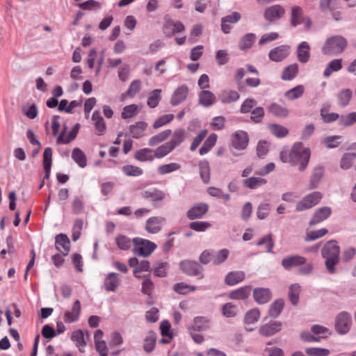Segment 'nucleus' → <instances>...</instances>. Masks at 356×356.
Instances as JSON below:
<instances>
[{"label":"nucleus","instance_id":"20e7f679","mask_svg":"<svg viewBox=\"0 0 356 356\" xmlns=\"http://www.w3.org/2000/svg\"><path fill=\"white\" fill-rule=\"evenodd\" d=\"M306 261L307 259L305 257L296 254L284 258L282 260V266L286 270L301 266L298 269V273L302 275H307L312 272L313 266L311 263H306Z\"/></svg>","mask_w":356,"mask_h":356},{"label":"nucleus","instance_id":"58836bf2","mask_svg":"<svg viewBox=\"0 0 356 356\" xmlns=\"http://www.w3.org/2000/svg\"><path fill=\"white\" fill-rule=\"evenodd\" d=\"M353 95L350 89L346 88L341 90L337 96V103L341 107H346L350 102Z\"/></svg>","mask_w":356,"mask_h":356},{"label":"nucleus","instance_id":"4c0bfd02","mask_svg":"<svg viewBox=\"0 0 356 356\" xmlns=\"http://www.w3.org/2000/svg\"><path fill=\"white\" fill-rule=\"evenodd\" d=\"M186 138V132L183 129H177L175 130L172 134V138L169 142H168L170 146L175 149L176 147L179 145Z\"/></svg>","mask_w":356,"mask_h":356},{"label":"nucleus","instance_id":"13d9d810","mask_svg":"<svg viewBox=\"0 0 356 356\" xmlns=\"http://www.w3.org/2000/svg\"><path fill=\"white\" fill-rule=\"evenodd\" d=\"M270 112L274 115L279 118H286L289 114L287 108L276 104L273 103L270 107Z\"/></svg>","mask_w":356,"mask_h":356},{"label":"nucleus","instance_id":"680f3d73","mask_svg":"<svg viewBox=\"0 0 356 356\" xmlns=\"http://www.w3.org/2000/svg\"><path fill=\"white\" fill-rule=\"evenodd\" d=\"M300 291V286L298 284H292L289 288V298L293 305H296L298 302Z\"/></svg>","mask_w":356,"mask_h":356},{"label":"nucleus","instance_id":"49530a36","mask_svg":"<svg viewBox=\"0 0 356 356\" xmlns=\"http://www.w3.org/2000/svg\"><path fill=\"white\" fill-rule=\"evenodd\" d=\"M217 138L218 137L216 134H211L204 141L203 145L200 147L199 150L200 154L204 155L208 153L210 149L215 145Z\"/></svg>","mask_w":356,"mask_h":356},{"label":"nucleus","instance_id":"9b49d317","mask_svg":"<svg viewBox=\"0 0 356 356\" xmlns=\"http://www.w3.org/2000/svg\"><path fill=\"white\" fill-rule=\"evenodd\" d=\"M165 220L161 216H152L148 218L145 223V230L150 234L159 232Z\"/></svg>","mask_w":356,"mask_h":356},{"label":"nucleus","instance_id":"37998d69","mask_svg":"<svg viewBox=\"0 0 356 356\" xmlns=\"http://www.w3.org/2000/svg\"><path fill=\"white\" fill-rule=\"evenodd\" d=\"M172 131L170 129H166L165 131H163L158 134L152 136L149 140V145L150 146H156L158 144L165 141L166 139L169 138L170 136Z\"/></svg>","mask_w":356,"mask_h":356},{"label":"nucleus","instance_id":"f03ea898","mask_svg":"<svg viewBox=\"0 0 356 356\" xmlns=\"http://www.w3.org/2000/svg\"><path fill=\"white\" fill-rule=\"evenodd\" d=\"M348 47V40L340 35H332L324 42L321 51L323 54L335 56L341 54Z\"/></svg>","mask_w":356,"mask_h":356},{"label":"nucleus","instance_id":"ddd939ff","mask_svg":"<svg viewBox=\"0 0 356 356\" xmlns=\"http://www.w3.org/2000/svg\"><path fill=\"white\" fill-rule=\"evenodd\" d=\"M209 210V205L206 203H197L194 204L186 213V216L190 220L202 218Z\"/></svg>","mask_w":356,"mask_h":356},{"label":"nucleus","instance_id":"4be33fe9","mask_svg":"<svg viewBox=\"0 0 356 356\" xmlns=\"http://www.w3.org/2000/svg\"><path fill=\"white\" fill-rule=\"evenodd\" d=\"M216 100L215 95L207 90H202L198 95L199 104L204 107L213 105Z\"/></svg>","mask_w":356,"mask_h":356},{"label":"nucleus","instance_id":"774afa93","mask_svg":"<svg viewBox=\"0 0 356 356\" xmlns=\"http://www.w3.org/2000/svg\"><path fill=\"white\" fill-rule=\"evenodd\" d=\"M309 356H327L330 350L322 348H309L305 350Z\"/></svg>","mask_w":356,"mask_h":356},{"label":"nucleus","instance_id":"0eeeda50","mask_svg":"<svg viewBox=\"0 0 356 356\" xmlns=\"http://www.w3.org/2000/svg\"><path fill=\"white\" fill-rule=\"evenodd\" d=\"M352 324L351 316L347 312H340L335 318V329L341 334H346Z\"/></svg>","mask_w":356,"mask_h":356},{"label":"nucleus","instance_id":"9d476101","mask_svg":"<svg viewBox=\"0 0 356 356\" xmlns=\"http://www.w3.org/2000/svg\"><path fill=\"white\" fill-rule=\"evenodd\" d=\"M285 14V9L279 4L273 5L266 8L264 13V19L273 22L281 19Z\"/></svg>","mask_w":356,"mask_h":356},{"label":"nucleus","instance_id":"39448f33","mask_svg":"<svg viewBox=\"0 0 356 356\" xmlns=\"http://www.w3.org/2000/svg\"><path fill=\"white\" fill-rule=\"evenodd\" d=\"M133 243L136 253L140 256L148 257L156 248L154 243L142 238H134Z\"/></svg>","mask_w":356,"mask_h":356},{"label":"nucleus","instance_id":"6ab92c4d","mask_svg":"<svg viewBox=\"0 0 356 356\" xmlns=\"http://www.w3.org/2000/svg\"><path fill=\"white\" fill-rule=\"evenodd\" d=\"M184 25L179 21H168L164 25L163 31L168 36H171L175 33H181L184 31Z\"/></svg>","mask_w":356,"mask_h":356},{"label":"nucleus","instance_id":"f704fd0d","mask_svg":"<svg viewBox=\"0 0 356 356\" xmlns=\"http://www.w3.org/2000/svg\"><path fill=\"white\" fill-rule=\"evenodd\" d=\"M140 111V108L135 104L125 106L122 111L121 117L124 120H128L136 117Z\"/></svg>","mask_w":356,"mask_h":356},{"label":"nucleus","instance_id":"a211bd4d","mask_svg":"<svg viewBox=\"0 0 356 356\" xmlns=\"http://www.w3.org/2000/svg\"><path fill=\"white\" fill-rule=\"evenodd\" d=\"M248 134L243 131H238L233 136L232 144L237 149H244L248 144Z\"/></svg>","mask_w":356,"mask_h":356},{"label":"nucleus","instance_id":"864d4df0","mask_svg":"<svg viewBox=\"0 0 356 356\" xmlns=\"http://www.w3.org/2000/svg\"><path fill=\"white\" fill-rule=\"evenodd\" d=\"M122 172L129 177H138L143 173V170L142 168L133 165H126L122 168Z\"/></svg>","mask_w":356,"mask_h":356},{"label":"nucleus","instance_id":"f257e3e1","mask_svg":"<svg viewBox=\"0 0 356 356\" xmlns=\"http://www.w3.org/2000/svg\"><path fill=\"white\" fill-rule=\"evenodd\" d=\"M310 159V149L308 147H304L302 143H296L293 146L289 153V163L291 165H299L298 170L304 171L309 163Z\"/></svg>","mask_w":356,"mask_h":356},{"label":"nucleus","instance_id":"f3484780","mask_svg":"<svg viewBox=\"0 0 356 356\" xmlns=\"http://www.w3.org/2000/svg\"><path fill=\"white\" fill-rule=\"evenodd\" d=\"M120 284V280L118 274L115 273H108L104 279V286L105 290L108 292H114Z\"/></svg>","mask_w":356,"mask_h":356},{"label":"nucleus","instance_id":"c9c22d12","mask_svg":"<svg viewBox=\"0 0 356 356\" xmlns=\"http://www.w3.org/2000/svg\"><path fill=\"white\" fill-rule=\"evenodd\" d=\"M92 120L94 122L95 127L99 135H102L106 130V123L99 111H95L92 115Z\"/></svg>","mask_w":356,"mask_h":356},{"label":"nucleus","instance_id":"c03bdc74","mask_svg":"<svg viewBox=\"0 0 356 356\" xmlns=\"http://www.w3.org/2000/svg\"><path fill=\"white\" fill-rule=\"evenodd\" d=\"M156 341V334L153 331H149L144 340V349L146 352H152L155 346Z\"/></svg>","mask_w":356,"mask_h":356},{"label":"nucleus","instance_id":"3c124183","mask_svg":"<svg viewBox=\"0 0 356 356\" xmlns=\"http://www.w3.org/2000/svg\"><path fill=\"white\" fill-rule=\"evenodd\" d=\"M161 90L155 89L148 95L147 104L150 108H155L161 100Z\"/></svg>","mask_w":356,"mask_h":356},{"label":"nucleus","instance_id":"a18cd8bd","mask_svg":"<svg viewBox=\"0 0 356 356\" xmlns=\"http://www.w3.org/2000/svg\"><path fill=\"white\" fill-rule=\"evenodd\" d=\"M200 175L204 183L208 184L210 181V167L209 162L201 161L199 163Z\"/></svg>","mask_w":356,"mask_h":356},{"label":"nucleus","instance_id":"bb28decb","mask_svg":"<svg viewBox=\"0 0 356 356\" xmlns=\"http://www.w3.org/2000/svg\"><path fill=\"white\" fill-rule=\"evenodd\" d=\"M282 324L278 322H274L270 324L262 325L259 329V333L266 337H270L281 330Z\"/></svg>","mask_w":356,"mask_h":356},{"label":"nucleus","instance_id":"8fccbe9b","mask_svg":"<svg viewBox=\"0 0 356 356\" xmlns=\"http://www.w3.org/2000/svg\"><path fill=\"white\" fill-rule=\"evenodd\" d=\"M305 92V88L302 85H298L293 88L287 90L284 95L289 100H294L301 97Z\"/></svg>","mask_w":356,"mask_h":356},{"label":"nucleus","instance_id":"4468645a","mask_svg":"<svg viewBox=\"0 0 356 356\" xmlns=\"http://www.w3.org/2000/svg\"><path fill=\"white\" fill-rule=\"evenodd\" d=\"M80 312L81 302L79 300H76L73 303L71 310L65 312L63 316L64 321L66 323H71L77 321L79 318Z\"/></svg>","mask_w":356,"mask_h":356},{"label":"nucleus","instance_id":"09e8293b","mask_svg":"<svg viewBox=\"0 0 356 356\" xmlns=\"http://www.w3.org/2000/svg\"><path fill=\"white\" fill-rule=\"evenodd\" d=\"M284 302L283 300L279 299L273 302L269 309V315L271 317L277 318L283 310Z\"/></svg>","mask_w":356,"mask_h":356},{"label":"nucleus","instance_id":"a19ab883","mask_svg":"<svg viewBox=\"0 0 356 356\" xmlns=\"http://www.w3.org/2000/svg\"><path fill=\"white\" fill-rule=\"evenodd\" d=\"M72 158L74 161L81 168H85L87 165V159L85 153L76 147L72 150Z\"/></svg>","mask_w":356,"mask_h":356},{"label":"nucleus","instance_id":"2f4dec72","mask_svg":"<svg viewBox=\"0 0 356 356\" xmlns=\"http://www.w3.org/2000/svg\"><path fill=\"white\" fill-rule=\"evenodd\" d=\"M238 92L232 90H225L219 95V99L223 104H230L239 99Z\"/></svg>","mask_w":356,"mask_h":356},{"label":"nucleus","instance_id":"ea45409f","mask_svg":"<svg viewBox=\"0 0 356 356\" xmlns=\"http://www.w3.org/2000/svg\"><path fill=\"white\" fill-rule=\"evenodd\" d=\"M298 72V65L297 63H293L283 70L281 78L284 81H291L296 76Z\"/></svg>","mask_w":356,"mask_h":356},{"label":"nucleus","instance_id":"412c9836","mask_svg":"<svg viewBox=\"0 0 356 356\" xmlns=\"http://www.w3.org/2000/svg\"><path fill=\"white\" fill-rule=\"evenodd\" d=\"M254 300L259 304H265L271 298V294L268 289L256 288L253 291Z\"/></svg>","mask_w":356,"mask_h":356},{"label":"nucleus","instance_id":"c85d7f7f","mask_svg":"<svg viewBox=\"0 0 356 356\" xmlns=\"http://www.w3.org/2000/svg\"><path fill=\"white\" fill-rule=\"evenodd\" d=\"M342 58H336L331 60L326 66L323 76L326 78L329 77L332 73L339 72L342 69Z\"/></svg>","mask_w":356,"mask_h":356},{"label":"nucleus","instance_id":"7ed1b4c3","mask_svg":"<svg viewBox=\"0 0 356 356\" xmlns=\"http://www.w3.org/2000/svg\"><path fill=\"white\" fill-rule=\"evenodd\" d=\"M322 255L325 259L327 270L333 273L334 266L339 260V247L336 241L327 242L322 249Z\"/></svg>","mask_w":356,"mask_h":356},{"label":"nucleus","instance_id":"79ce46f5","mask_svg":"<svg viewBox=\"0 0 356 356\" xmlns=\"http://www.w3.org/2000/svg\"><path fill=\"white\" fill-rule=\"evenodd\" d=\"M324 175V169L322 167H316L314 169L310 181H309V188L314 189L316 188L323 177Z\"/></svg>","mask_w":356,"mask_h":356},{"label":"nucleus","instance_id":"5701e85b","mask_svg":"<svg viewBox=\"0 0 356 356\" xmlns=\"http://www.w3.org/2000/svg\"><path fill=\"white\" fill-rule=\"evenodd\" d=\"M210 327V320L204 316H197L193 319V324L188 329L193 331H204Z\"/></svg>","mask_w":356,"mask_h":356},{"label":"nucleus","instance_id":"e2e57ef3","mask_svg":"<svg viewBox=\"0 0 356 356\" xmlns=\"http://www.w3.org/2000/svg\"><path fill=\"white\" fill-rule=\"evenodd\" d=\"M356 123V112L350 113L346 115H341L339 124L343 127H349Z\"/></svg>","mask_w":356,"mask_h":356},{"label":"nucleus","instance_id":"7c9ffc66","mask_svg":"<svg viewBox=\"0 0 356 356\" xmlns=\"http://www.w3.org/2000/svg\"><path fill=\"white\" fill-rule=\"evenodd\" d=\"M256 40V35L252 33L245 34L238 42V48L242 51H246L251 48Z\"/></svg>","mask_w":356,"mask_h":356},{"label":"nucleus","instance_id":"0e129e2a","mask_svg":"<svg viewBox=\"0 0 356 356\" xmlns=\"http://www.w3.org/2000/svg\"><path fill=\"white\" fill-rule=\"evenodd\" d=\"M229 250L227 249H222L212 257V262L215 265H219L224 262L229 256Z\"/></svg>","mask_w":356,"mask_h":356},{"label":"nucleus","instance_id":"cd10ccee","mask_svg":"<svg viewBox=\"0 0 356 356\" xmlns=\"http://www.w3.org/2000/svg\"><path fill=\"white\" fill-rule=\"evenodd\" d=\"M305 22L303 10L301 7L295 6L291 8V24L296 26Z\"/></svg>","mask_w":356,"mask_h":356},{"label":"nucleus","instance_id":"052dcab7","mask_svg":"<svg viewBox=\"0 0 356 356\" xmlns=\"http://www.w3.org/2000/svg\"><path fill=\"white\" fill-rule=\"evenodd\" d=\"M269 129L277 138H284L289 134V130L286 127L279 124H270Z\"/></svg>","mask_w":356,"mask_h":356},{"label":"nucleus","instance_id":"1a4fd4ad","mask_svg":"<svg viewBox=\"0 0 356 356\" xmlns=\"http://www.w3.org/2000/svg\"><path fill=\"white\" fill-rule=\"evenodd\" d=\"M141 197L145 200H150L154 207H158L159 204L165 200L166 193L156 188L143 191Z\"/></svg>","mask_w":356,"mask_h":356},{"label":"nucleus","instance_id":"5fc2aeb1","mask_svg":"<svg viewBox=\"0 0 356 356\" xmlns=\"http://www.w3.org/2000/svg\"><path fill=\"white\" fill-rule=\"evenodd\" d=\"M173 289L175 292L179 294L185 295L189 292L195 291L196 290V286L193 285H188L184 282H179L174 285Z\"/></svg>","mask_w":356,"mask_h":356},{"label":"nucleus","instance_id":"603ef678","mask_svg":"<svg viewBox=\"0 0 356 356\" xmlns=\"http://www.w3.org/2000/svg\"><path fill=\"white\" fill-rule=\"evenodd\" d=\"M174 149L170 146L168 143L158 147L154 150V158L161 159L170 154Z\"/></svg>","mask_w":356,"mask_h":356},{"label":"nucleus","instance_id":"c756f323","mask_svg":"<svg viewBox=\"0 0 356 356\" xmlns=\"http://www.w3.org/2000/svg\"><path fill=\"white\" fill-rule=\"evenodd\" d=\"M309 46L307 42H302L297 50L298 59L300 63H307L310 57Z\"/></svg>","mask_w":356,"mask_h":356},{"label":"nucleus","instance_id":"bf43d9fd","mask_svg":"<svg viewBox=\"0 0 356 356\" xmlns=\"http://www.w3.org/2000/svg\"><path fill=\"white\" fill-rule=\"evenodd\" d=\"M328 233V230L326 228H322L316 231H311L307 233L305 238V241H312L320 238Z\"/></svg>","mask_w":356,"mask_h":356},{"label":"nucleus","instance_id":"393cba45","mask_svg":"<svg viewBox=\"0 0 356 356\" xmlns=\"http://www.w3.org/2000/svg\"><path fill=\"white\" fill-rule=\"evenodd\" d=\"M148 124L145 122L140 121L129 127V131L133 138H140L145 136V131Z\"/></svg>","mask_w":356,"mask_h":356},{"label":"nucleus","instance_id":"338daca9","mask_svg":"<svg viewBox=\"0 0 356 356\" xmlns=\"http://www.w3.org/2000/svg\"><path fill=\"white\" fill-rule=\"evenodd\" d=\"M260 317V312L257 309H253L246 313L245 322L246 324H253L257 322Z\"/></svg>","mask_w":356,"mask_h":356},{"label":"nucleus","instance_id":"6e6552de","mask_svg":"<svg viewBox=\"0 0 356 356\" xmlns=\"http://www.w3.org/2000/svg\"><path fill=\"white\" fill-rule=\"evenodd\" d=\"M180 268L184 273L190 276H196L198 279H202L203 268L196 261H184L180 263Z\"/></svg>","mask_w":356,"mask_h":356},{"label":"nucleus","instance_id":"e433bc0d","mask_svg":"<svg viewBox=\"0 0 356 356\" xmlns=\"http://www.w3.org/2000/svg\"><path fill=\"white\" fill-rule=\"evenodd\" d=\"M52 160V150L50 147L44 149L43 152V167L45 172V178L49 179L51 172Z\"/></svg>","mask_w":356,"mask_h":356},{"label":"nucleus","instance_id":"69168bd1","mask_svg":"<svg viewBox=\"0 0 356 356\" xmlns=\"http://www.w3.org/2000/svg\"><path fill=\"white\" fill-rule=\"evenodd\" d=\"M79 7L85 10H95L101 8V3L95 0H88L79 4Z\"/></svg>","mask_w":356,"mask_h":356},{"label":"nucleus","instance_id":"6e6d98bb","mask_svg":"<svg viewBox=\"0 0 356 356\" xmlns=\"http://www.w3.org/2000/svg\"><path fill=\"white\" fill-rule=\"evenodd\" d=\"M181 168V165L177 163H170L160 165L157 171L159 174L163 175L165 174L170 173L174 171L179 170Z\"/></svg>","mask_w":356,"mask_h":356},{"label":"nucleus","instance_id":"2eb2a0df","mask_svg":"<svg viewBox=\"0 0 356 356\" xmlns=\"http://www.w3.org/2000/svg\"><path fill=\"white\" fill-rule=\"evenodd\" d=\"M331 213L332 210L329 207H323L317 209L309 222V225L313 226L323 222L328 218Z\"/></svg>","mask_w":356,"mask_h":356},{"label":"nucleus","instance_id":"473e14b6","mask_svg":"<svg viewBox=\"0 0 356 356\" xmlns=\"http://www.w3.org/2000/svg\"><path fill=\"white\" fill-rule=\"evenodd\" d=\"M134 158L141 162L152 161L154 159V151L149 148H143L135 152Z\"/></svg>","mask_w":356,"mask_h":356},{"label":"nucleus","instance_id":"4d7b16f0","mask_svg":"<svg viewBox=\"0 0 356 356\" xmlns=\"http://www.w3.org/2000/svg\"><path fill=\"white\" fill-rule=\"evenodd\" d=\"M356 159V153H346L341 160V168L346 170L350 168Z\"/></svg>","mask_w":356,"mask_h":356},{"label":"nucleus","instance_id":"aec40b11","mask_svg":"<svg viewBox=\"0 0 356 356\" xmlns=\"http://www.w3.org/2000/svg\"><path fill=\"white\" fill-rule=\"evenodd\" d=\"M79 127H80L79 124H76L73 127V129L68 133V134L66 136H65V133L66 131V127H65L64 129L61 131V133L58 136V137L56 140V143L57 144H62V143L68 144V143H70L71 141L74 140L75 138L76 137V135L79 132Z\"/></svg>","mask_w":356,"mask_h":356},{"label":"nucleus","instance_id":"b1692460","mask_svg":"<svg viewBox=\"0 0 356 356\" xmlns=\"http://www.w3.org/2000/svg\"><path fill=\"white\" fill-rule=\"evenodd\" d=\"M188 88L186 86H181L177 88L171 97V104L173 106L178 105L187 97Z\"/></svg>","mask_w":356,"mask_h":356},{"label":"nucleus","instance_id":"de8ad7c7","mask_svg":"<svg viewBox=\"0 0 356 356\" xmlns=\"http://www.w3.org/2000/svg\"><path fill=\"white\" fill-rule=\"evenodd\" d=\"M266 183L265 179L261 177H252L243 181V185L250 189H255Z\"/></svg>","mask_w":356,"mask_h":356},{"label":"nucleus","instance_id":"72a5a7b5","mask_svg":"<svg viewBox=\"0 0 356 356\" xmlns=\"http://www.w3.org/2000/svg\"><path fill=\"white\" fill-rule=\"evenodd\" d=\"M251 286H245L236 290L232 291L229 294V298L233 300H244L250 294Z\"/></svg>","mask_w":356,"mask_h":356},{"label":"nucleus","instance_id":"a878e982","mask_svg":"<svg viewBox=\"0 0 356 356\" xmlns=\"http://www.w3.org/2000/svg\"><path fill=\"white\" fill-rule=\"evenodd\" d=\"M245 277L243 271H232L226 275L225 282L229 286H234L242 282Z\"/></svg>","mask_w":356,"mask_h":356},{"label":"nucleus","instance_id":"dca6fc26","mask_svg":"<svg viewBox=\"0 0 356 356\" xmlns=\"http://www.w3.org/2000/svg\"><path fill=\"white\" fill-rule=\"evenodd\" d=\"M56 248L63 254L67 255L70 252V241L65 234H59L55 238Z\"/></svg>","mask_w":356,"mask_h":356},{"label":"nucleus","instance_id":"f8f14e48","mask_svg":"<svg viewBox=\"0 0 356 356\" xmlns=\"http://www.w3.org/2000/svg\"><path fill=\"white\" fill-rule=\"evenodd\" d=\"M290 53L288 45H280L272 49L268 54L269 58L275 62H280L286 58Z\"/></svg>","mask_w":356,"mask_h":356},{"label":"nucleus","instance_id":"423d86ee","mask_svg":"<svg viewBox=\"0 0 356 356\" xmlns=\"http://www.w3.org/2000/svg\"><path fill=\"white\" fill-rule=\"evenodd\" d=\"M323 195L321 192H313L302 198L296 205V210L302 211L312 208L316 205L322 199Z\"/></svg>","mask_w":356,"mask_h":356}]
</instances>
